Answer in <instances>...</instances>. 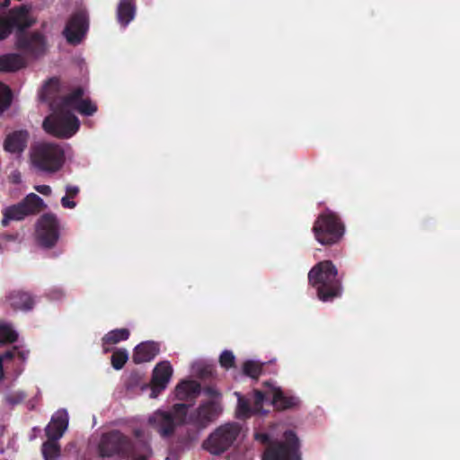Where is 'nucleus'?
<instances>
[{
	"label": "nucleus",
	"mask_w": 460,
	"mask_h": 460,
	"mask_svg": "<svg viewBox=\"0 0 460 460\" xmlns=\"http://www.w3.org/2000/svg\"><path fill=\"white\" fill-rule=\"evenodd\" d=\"M133 379H137V375H132L130 376V380H133Z\"/></svg>",
	"instance_id": "nucleus-45"
},
{
	"label": "nucleus",
	"mask_w": 460,
	"mask_h": 460,
	"mask_svg": "<svg viewBox=\"0 0 460 460\" xmlns=\"http://www.w3.org/2000/svg\"><path fill=\"white\" fill-rule=\"evenodd\" d=\"M51 111L52 113L42 123V128L48 134L58 138H69L77 132L80 122L75 115L57 109Z\"/></svg>",
	"instance_id": "nucleus-7"
},
{
	"label": "nucleus",
	"mask_w": 460,
	"mask_h": 460,
	"mask_svg": "<svg viewBox=\"0 0 460 460\" xmlns=\"http://www.w3.org/2000/svg\"><path fill=\"white\" fill-rule=\"evenodd\" d=\"M29 137L27 130H16L10 133L4 142V150L12 154L22 153L27 147Z\"/></svg>",
	"instance_id": "nucleus-17"
},
{
	"label": "nucleus",
	"mask_w": 460,
	"mask_h": 460,
	"mask_svg": "<svg viewBox=\"0 0 460 460\" xmlns=\"http://www.w3.org/2000/svg\"><path fill=\"white\" fill-rule=\"evenodd\" d=\"M4 376L3 358L0 357V379Z\"/></svg>",
	"instance_id": "nucleus-44"
},
{
	"label": "nucleus",
	"mask_w": 460,
	"mask_h": 460,
	"mask_svg": "<svg viewBox=\"0 0 460 460\" xmlns=\"http://www.w3.org/2000/svg\"><path fill=\"white\" fill-rule=\"evenodd\" d=\"M4 3L7 4L9 3V0H4Z\"/></svg>",
	"instance_id": "nucleus-46"
},
{
	"label": "nucleus",
	"mask_w": 460,
	"mask_h": 460,
	"mask_svg": "<svg viewBox=\"0 0 460 460\" xmlns=\"http://www.w3.org/2000/svg\"><path fill=\"white\" fill-rule=\"evenodd\" d=\"M241 432L237 423H226L217 428L203 442V448L214 456L227 451L235 442Z\"/></svg>",
	"instance_id": "nucleus-8"
},
{
	"label": "nucleus",
	"mask_w": 460,
	"mask_h": 460,
	"mask_svg": "<svg viewBox=\"0 0 460 460\" xmlns=\"http://www.w3.org/2000/svg\"><path fill=\"white\" fill-rule=\"evenodd\" d=\"M284 438V442H270L269 434L261 432L254 434L255 440L268 445L262 460H297L299 458V440L296 433L293 430H287Z\"/></svg>",
	"instance_id": "nucleus-4"
},
{
	"label": "nucleus",
	"mask_w": 460,
	"mask_h": 460,
	"mask_svg": "<svg viewBox=\"0 0 460 460\" xmlns=\"http://www.w3.org/2000/svg\"><path fill=\"white\" fill-rule=\"evenodd\" d=\"M18 334L8 324L0 323V346L16 341Z\"/></svg>",
	"instance_id": "nucleus-29"
},
{
	"label": "nucleus",
	"mask_w": 460,
	"mask_h": 460,
	"mask_svg": "<svg viewBox=\"0 0 460 460\" xmlns=\"http://www.w3.org/2000/svg\"><path fill=\"white\" fill-rule=\"evenodd\" d=\"M136 13L135 0H119L116 10L119 24L122 28H126L135 19Z\"/></svg>",
	"instance_id": "nucleus-21"
},
{
	"label": "nucleus",
	"mask_w": 460,
	"mask_h": 460,
	"mask_svg": "<svg viewBox=\"0 0 460 460\" xmlns=\"http://www.w3.org/2000/svg\"><path fill=\"white\" fill-rule=\"evenodd\" d=\"M43 199L35 193L28 194L21 202L4 208L13 220H22L27 216L40 213L45 208Z\"/></svg>",
	"instance_id": "nucleus-13"
},
{
	"label": "nucleus",
	"mask_w": 460,
	"mask_h": 460,
	"mask_svg": "<svg viewBox=\"0 0 460 460\" xmlns=\"http://www.w3.org/2000/svg\"><path fill=\"white\" fill-rule=\"evenodd\" d=\"M11 33V25L8 23L6 17L0 15V40L7 38Z\"/></svg>",
	"instance_id": "nucleus-37"
},
{
	"label": "nucleus",
	"mask_w": 460,
	"mask_h": 460,
	"mask_svg": "<svg viewBox=\"0 0 460 460\" xmlns=\"http://www.w3.org/2000/svg\"><path fill=\"white\" fill-rule=\"evenodd\" d=\"M172 376V367L168 361L160 362L155 367L150 382L152 398H156L167 387Z\"/></svg>",
	"instance_id": "nucleus-15"
},
{
	"label": "nucleus",
	"mask_w": 460,
	"mask_h": 460,
	"mask_svg": "<svg viewBox=\"0 0 460 460\" xmlns=\"http://www.w3.org/2000/svg\"><path fill=\"white\" fill-rule=\"evenodd\" d=\"M61 204L64 208H74L76 205V203L75 201L70 200L69 197H67L66 195L61 199Z\"/></svg>",
	"instance_id": "nucleus-41"
},
{
	"label": "nucleus",
	"mask_w": 460,
	"mask_h": 460,
	"mask_svg": "<svg viewBox=\"0 0 460 460\" xmlns=\"http://www.w3.org/2000/svg\"><path fill=\"white\" fill-rule=\"evenodd\" d=\"M76 111L84 116H92L97 111V105L89 98L81 97Z\"/></svg>",
	"instance_id": "nucleus-32"
},
{
	"label": "nucleus",
	"mask_w": 460,
	"mask_h": 460,
	"mask_svg": "<svg viewBox=\"0 0 460 460\" xmlns=\"http://www.w3.org/2000/svg\"><path fill=\"white\" fill-rule=\"evenodd\" d=\"M145 453L137 456L131 439L119 430H111L102 436L99 443V453L102 457L118 456L132 460H147L151 456V449L146 444H143Z\"/></svg>",
	"instance_id": "nucleus-2"
},
{
	"label": "nucleus",
	"mask_w": 460,
	"mask_h": 460,
	"mask_svg": "<svg viewBox=\"0 0 460 460\" xmlns=\"http://www.w3.org/2000/svg\"><path fill=\"white\" fill-rule=\"evenodd\" d=\"M59 82L57 78L49 79L43 86L42 98L49 102L50 109H57L64 112H71V110L76 111L81 97L84 95V90L82 87H76L68 94L52 98V94L58 91Z\"/></svg>",
	"instance_id": "nucleus-9"
},
{
	"label": "nucleus",
	"mask_w": 460,
	"mask_h": 460,
	"mask_svg": "<svg viewBox=\"0 0 460 460\" xmlns=\"http://www.w3.org/2000/svg\"><path fill=\"white\" fill-rule=\"evenodd\" d=\"M47 47V39L40 31H17L16 33L17 49L29 57L36 58L43 56Z\"/></svg>",
	"instance_id": "nucleus-11"
},
{
	"label": "nucleus",
	"mask_w": 460,
	"mask_h": 460,
	"mask_svg": "<svg viewBox=\"0 0 460 460\" xmlns=\"http://www.w3.org/2000/svg\"><path fill=\"white\" fill-rule=\"evenodd\" d=\"M3 215H4V217H3L1 224H2L3 226H7L9 222L11 220H13V218L10 217V215L6 212L5 209L4 210Z\"/></svg>",
	"instance_id": "nucleus-42"
},
{
	"label": "nucleus",
	"mask_w": 460,
	"mask_h": 460,
	"mask_svg": "<svg viewBox=\"0 0 460 460\" xmlns=\"http://www.w3.org/2000/svg\"><path fill=\"white\" fill-rule=\"evenodd\" d=\"M13 93L11 89L0 83V114L6 111L12 104Z\"/></svg>",
	"instance_id": "nucleus-31"
},
{
	"label": "nucleus",
	"mask_w": 460,
	"mask_h": 460,
	"mask_svg": "<svg viewBox=\"0 0 460 460\" xmlns=\"http://www.w3.org/2000/svg\"><path fill=\"white\" fill-rule=\"evenodd\" d=\"M188 410L187 404L175 403L171 411H155L148 421L163 438H167L174 434L178 426L185 424Z\"/></svg>",
	"instance_id": "nucleus-6"
},
{
	"label": "nucleus",
	"mask_w": 460,
	"mask_h": 460,
	"mask_svg": "<svg viewBox=\"0 0 460 460\" xmlns=\"http://www.w3.org/2000/svg\"><path fill=\"white\" fill-rule=\"evenodd\" d=\"M30 160L38 172L54 173L59 171L65 163V151L56 143H38L31 147Z\"/></svg>",
	"instance_id": "nucleus-3"
},
{
	"label": "nucleus",
	"mask_w": 460,
	"mask_h": 460,
	"mask_svg": "<svg viewBox=\"0 0 460 460\" xmlns=\"http://www.w3.org/2000/svg\"><path fill=\"white\" fill-rule=\"evenodd\" d=\"M128 359V351L125 349H119L113 351L111 361V366L116 370L123 368Z\"/></svg>",
	"instance_id": "nucleus-28"
},
{
	"label": "nucleus",
	"mask_w": 460,
	"mask_h": 460,
	"mask_svg": "<svg viewBox=\"0 0 460 460\" xmlns=\"http://www.w3.org/2000/svg\"><path fill=\"white\" fill-rule=\"evenodd\" d=\"M243 372L245 376L257 379L262 373V364L247 360L243 365Z\"/></svg>",
	"instance_id": "nucleus-30"
},
{
	"label": "nucleus",
	"mask_w": 460,
	"mask_h": 460,
	"mask_svg": "<svg viewBox=\"0 0 460 460\" xmlns=\"http://www.w3.org/2000/svg\"><path fill=\"white\" fill-rule=\"evenodd\" d=\"M16 235L14 234H2L0 235V238L2 240H5V241H14L16 239Z\"/></svg>",
	"instance_id": "nucleus-43"
},
{
	"label": "nucleus",
	"mask_w": 460,
	"mask_h": 460,
	"mask_svg": "<svg viewBox=\"0 0 460 460\" xmlns=\"http://www.w3.org/2000/svg\"><path fill=\"white\" fill-rule=\"evenodd\" d=\"M10 305L17 310L28 311L33 307L34 300L31 294L22 290H14L8 296Z\"/></svg>",
	"instance_id": "nucleus-24"
},
{
	"label": "nucleus",
	"mask_w": 460,
	"mask_h": 460,
	"mask_svg": "<svg viewBox=\"0 0 460 460\" xmlns=\"http://www.w3.org/2000/svg\"><path fill=\"white\" fill-rule=\"evenodd\" d=\"M68 426V416L66 411H58L52 417L50 423L46 427V436L49 440L58 441Z\"/></svg>",
	"instance_id": "nucleus-18"
},
{
	"label": "nucleus",
	"mask_w": 460,
	"mask_h": 460,
	"mask_svg": "<svg viewBox=\"0 0 460 460\" xmlns=\"http://www.w3.org/2000/svg\"><path fill=\"white\" fill-rule=\"evenodd\" d=\"M42 455L44 460H57L60 456V447L57 441L49 440L42 445Z\"/></svg>",
	"instance_id": "nucleus-27"
},
{
	"label": "nucleus",
	"mask_w": 460,
	"mask_h": 460,
	"mask_svg": "<svg viewBox=\"0 0 460 460\" xmlns=\"http://www.w3.org/2000/svg\"><path fill=\"white\" fill-rule=\"evenodd\" d=\"M24 58L17 53H8L0 56V72L13 73L24 67Z\"/></svg>",
	"instance_id": "nucleus-23"
},
{
	"label": "nucleus",
	"mask_w": 460,
	"mask_h": 460,
	"mask_svg": "<svg viewBox=\"0 0 460 460\" xmlns=\"http://www.w3.org/2000/svg\"><path fill=\"white\" fill-rule=\"evenodd\" d=\"M220 366L226 369L234 367L235 365V357L231 350H224L219 357Z\"/></svg>",
	"instance_id": "nucleus-36"
},
{
	"label": "nucleus",
	"mask_w": 460,
	"mask_h": 460,
	"mask_svg": "<svg viewBox=\"0 0 460 460\" xmlns=\"http://www.w3.org/2000/svg\"><path fill=\"white\" fill-rule=\"evenodd\" d=\"M66 195L69 198H75L79 193V188L74 185H67L66 187Z\"/></svg>",
	"instance_id": "nucleus-38"
},
{
	"label": "nucleus",
	"mask_w": 460,
	"mask_h": 460,
	"mask_svg": "<svg viewBox=\"0 0 460 460\" xmlns=\"http://www.w3.org/2000/svg\"><path fill=\"white\" fill-rule=\"evenodd\" d=\"M159 344L155 341H145L138 344L133 353V361L141 364L153 360L159 353Z\"/></svg>",
	"instance_id": "nucleus-19"
},
{
	"label": "nucleus",
	"mask_w": 460,
	"mask_h": 460,
	"mask_svg": "<svg viewBox=\"0 0 460 460\" xmlns=\"http://www.w3.org/2000/svg\"><path fill=\"white\" fill-rule=\"evenodd\" d=\"M200 385L194 380H185L179 383L175 388V396L181 401L194 400L200 394Z\"/></svg>",
	"instance_id": "nucleus-22"
},
{
	"label": "nucleus",
	"mask_w": 460,
	"mask_h": 460,
	"mask_svg": "<svg viewBox=\"0 0 460 460\" xmlns=\"http://www.w3.org/2000/svg\"><path fill=\"white\" fill-rule=\"evenodd\" d=\"M266 400H271V393L265 394L261 391L255 390L253 395L254 410L260 413L262 410V404Z\"/></svg>",
	"instance_id": "nucleus-35"
},
{
	"label": "nucleus",
	"mask_w": 460,
	"mask_h": 460,
	"mask_svg": "<svg viewBox=\"0 0 460 460\" xmlns=\"http://www.w3.org/2000/svg\"><path fill=\"white\" fill-rule=\"evenodd\" d=\"M238 398L236 408V417L240 420H246L255 413H259L254 410V406H251L249 399L243 396L240 393H235Z\"/></svg>",
	"instance_id": "nucleus-26"
},
{
	"label": "nucleus",
	"mask_w": 460,
	"mask_h": 460,
	"mask_svg": "<svg viewBox=\"0 0 460 460\" xmlns=\"http://www.w3.org/2000/svg\"><path fill=\"white\" fill-rule=\"evenodd\" d=\"M221 411V406L217 402L208 401L200 403L190 413L187 412L185 424L192 425L198 429H204L219 416Z\"/></svg>",
	"instance_id": "nucleus-12"
},
{
	"label": "nucleus",
	"mask_w": 460,
	"mask_h": 460,
	"mask_svg": "<svg viewBox=\"0 0 460 460\" xmlns=\"http://www.w3.org/2000/svg\"><path fill=\"white\" fill-rule=\"evenodd\" d=\"M300 399L294 395H288L279 388L271 392V403L279 411L296 409L300 405Z\"/></svg>",
	"instance_id": "nucleus-20"
},
{
	"label": "nucleus",
	"mask_w": 460,
	"mask_h": 460,
	"mask_svg": "<svg viewBox=\"0 0 460 460\" xmlns=\"http://www.w3.org/2000/svg\"><path fill=\"white\" fill-rule=\"evenodd\" d=\"M203 393L209 397H217L220 395L217 390L213 386H206L203 389Z\"/></svg>",
	"instance_id": "nucleus-39"
},
{
	"label": "nucleus",
	"mask_w": 460,
	"mask_h": 460,
	"mask_svg": "<svg viewBox=\"0 0 460 460\" xmlns=\"http://www.w3.org/2000/svg\"><path fill=\"white\" fill-rule=\"evenodd\" d=\"M26 397L27 394L22 391L11 392L4 395V402L11 406H15L22 403Z\"/></svg>",
	"instance_id": "nucleus-34"
},
{
	"label": "nucleus",
	"mask_w": 460,
	"mask_h": 460,
	"mask_svg": "<svg viewBox=\"0 0 460 460\" xmlns=\"http://www.w3.org/2000/svg\"><path fill=\"white\" fill-rule=\"evenodd\" d=\"M36 239L41 247L50 249L59 239V224L54 214L46 213L37 221Z\"/></svg>",
	"instance_id": "nucleus-10"
},
{
	"label": "nucleus",
	"mask_w": 460,
	"mask_h": 460,
	"mask_svg": "<svg viewBox=\"0 0 460 460\" xmlns=\"http://www.w3.org/2000/svg\"><path fill=\"white\" fill-rule=\"evenodd\" d=\"M129 334V331L127 328L115 329L106 333L102 340L104 353H108L111 350L109 346L117 344L122 341H127Z\"/></svg>",
	"instance_id": "nucleus-25"
},
{
	"label": "nucleus",
	"mask_w": 460,
	"mask_h": 460,
	"mask_svg": "<svg viewBox=\"0 0 460 460\" xmlns=\"http://www.w3.org/2000/svg\"><path fill=\"white\" fill-rule=\"evenodd\" d=\"M88 30V20L85 13L80 11L73 13L63 31L66 41L71 45L79 44Z\"/></svg>",
	"instance_id": "nucleus-14"
},
{
	"label": "nucleus",
	"mask_w": 460,
	"mask_h": 460,
	"mask_svg": "<svg viewBox=\"0 0 460 460\" xmlns=\"http://www.w3.org/2000/svg\"><path fill=\"white\" fill-rule=\"evenodd\" d=\"M35 190L45 196H49L51 194V188L49 185H38L35 186Z\"/></svg>",
	"instance_id": "nucleus-40"
},
{
	"label": "nucleus",
	"mask_w": 460,
	"mask_h": 460,
	"mask_svg": "<svg viewBox=\"0 0 460 460\" xmlns=\"http://www.w3.org/2000/svg\"><path fill=\"white\" fill-rule=\"evenodd\" d=\"M29 356V350L21 349L19 347L14 346L12 349L5 351L3 354H0V357L3 358V361L5 359H13L14 358H18L22 362H24Z\"/></svg>",
	"instance_id": "nucleus-33"
},
{
	"label": "nucleus",
	"mask_w": 460,
	"mask_h": 460,
	"mask_svg": "<svg viewBox=\"0 0 460 460\" xmlns=\"http://www.w3.org/2000/svg\"><path fill=\"white\" fill-rule=\"evenodd\" d=\"M6 19L11 25V31L13 28H17V31H25V29L31 27L34 22L30 17L29 9L25 5L12 9Z\"/></svg>",
	"instance_id": "nucleus-16"
},
{
	"label": "nucleus",
	"mask_w": 460,
	"mask_h": 460,
	"mask_svg": "<svg viewBox=\"0 0 460 460\" xmlns=\"http://www.w3.org/2000/svg\"><path fill=\"white\" fill-rule=\"evenodd\" d=\"M312 231L319 243L332 246L342 239L345 233V226L338 215L328 210L317 217Z\"/></svg>",
	"instance_id": "nucleus-5"
},
{
	"label": "nucleus",
	"mask_w": 460,
	"mask_h": 460,
	"mask_svg": "<svg viewBox=\"0 0 460 460\" xmlns=\"http://www.w3.org/2000/svg\"><path fill=\"white\" fill-rule=\"evenodd\" d=\"M308 282L316 289L317 297L323 302H331L341 296L342 277L332 261L316 263L308 272Z\"/></svg>",
	"instance_id": "nucleus-1"
}]
</instances>
